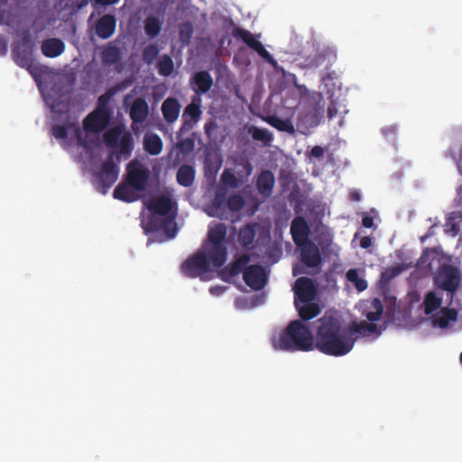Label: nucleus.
Wrapping results in <instances>:
<instances>
[{
    "label": "nucleus",
    "mask_w": 462,
    "mask_h": 462,
    "mask_svg": "<svg viewBox=\"0 0 462 462\" xmlns=\"http://www.w3.org/2000/svg\"><path fill=\"white\" fill-rule=\"evenodd\" d=\"M251 257L248 254H242L235 259L230 264L226 266L221 271V276L224 281H229L231 278L237 276L239 273H245V270L249 266L248 263Z\"/></svg>",
    "instance_id": "19"
},
{
    "label": "nucleus",
    "mask_w": 462,
    "mask_h": 462,
    "mask_svg": "<svg viewBox=\"0 0 462 462\" xmlns=\"http://www.w3.org/2000/svg\"><path fill=\"white\" fill-rule=\"evenodd\" d=\"M436 226H437V224H433L432 226H430V227L429 228L427 234L420 237V241L422 243L425 242L427 239L430 238L431 236H433L435 235V227H436Z\"/></svg>",
    "instance_id": "58"
},
{
    "label": "nucleus",
    "mask_w": 462,
    "mask_h": 462,
    "mask_svg": "<svg viewBox=\"0 0 462 462\" xmlns=\"http://www.w3.org/2000/svg\"><path fill=\"white\" fill-rule=\"evenodd\" d=\"M101 59L106 65H115L121 60V51L117 46L109 45L101 53Z\"/></svg>",
    "instance_id": "35"
},
{
    "label": "nucleus",
    "mask_w": 462,
    "mask_h": 462,
    "mask_svg": "<svg viewBox=\"0 0 462 462\" xmlns=\"http://www.w3.org/2000/svg\"><path fill=\"white\" fill-rule=\"evenodd\" d=\"M349 331L353 337H357V334L361 336H369L374 334L377 330V326L374 323H367L366 321H361L358 323H353L348 326Z\"/></svg>",
    "instance_id": "34"
},
{
    "label": "nucleus",
    "mask_w": 462,
    "mask_h": 462,
    "mask_svg": "<svg viewBox=\"0 0 462 462\" xmlns=\"http://www.w3.org/2000/svg\"><path fill=\"white\" fill-rule=\"evenodd\" d=\"M310 226L306 219L302 217H296L291 224V234L292 240L296 245H301L306 242L310 241Z\"/></svg>",
    "instance_id": "17"
},
{
    "label": "nucleus",
    "mask_w": 462,
    "mask_h": 462,
    "mask_svg": "<svg viewBox=\"0 0 462 462\" xmlns=\"http://www.w3.org/2000/svg\"><path fill=\"white\" fill-rule=\"evenodd\" d=\"M256 223L245 224L242 226L238 233V241L244 247L251 245L256 235Z\"/></svg>",
    "instance_id": "31"
},
{
    "label": "nucleus",
    "mask_w": 462,
    "mask_h": 462,
    "mask_svg": "<svg viewBox=\"0 0 462 462\" xmlns=\"http://www.w3.org/2000/svg\"><path fill=\"white\" fill-rule=\"evenodd\" d=\"M294 305L298 302L308 303L312 301L316 294V287L311 279L300 277L296 280L294 286Z\"/></svg>",
    "instance_id": "14"
},
{
    "label": "nucleus",
    "mask_w": 462,
    "mask_h": 462,
    "mask_svg": "<svg viewBox=\"0 0 462 462\" xmlns=\"http://www.w3.org/2000/svg\"><path fill=\"white\" fill-rule=\"evenodd\" d=\"M297 246L300 248V261L304 265L310 268L320 267L322 263L321 254L314 242L310 240Z\"/></svg>",
    "instance_id": "16"
},
{
    "label": "nucleus",
    "mask_w": 462,
    "mask_h": 462,
    "mask_svg": "<svg viewBox=\"0 0 462 462\" xmlns=\"http://www.w3.org/2000/svg\"><path fill=\"white\" fill-rule=\"evenodd\" d=\"M295 308L302 320H310L317 317L320 312L318 304L313 303L312 301H309L308 303L298 302V305H295Z\"/></svg>",
    "instance_id": "32"
},
{
    "label": "nucleus",
    "mask_w": 462,
    "mask_h": 462,
    "mask_svg": "<svg viewBox=\"0 0 462 462\" xmlns=\"http://www.w3.org/2000/svg\"><path fill=\"white\" fill-rule=\"evenodd\" d=\"M226 237V225L218 223L209 226L202 249L182 263V273L188 277L196 278L209 272L210 266L222 267L227 259Z\"/></svg>",
    "instance_id": "1"
},
{
    "label": "nucleus",
    "mask_w": 462,
    "mask_h": 462,
    "mask_svg": "<svg viewBox=\"0 0 462 462\" xmlns=\"http://www.w3.org/2000/svg\"><path fill=\"white\" fill-rule=\"evenodd\" d=\"M193 34V27L190 23H181L179 29L180 40L183 44H189Z\"/></svg>",
    "instance_id": "47"
},
{
    "label": "nucleus",
    "mask_w": 462,
    "mask_h": 462,
    "mask_svg": "<svg viewBox=\"0 0 462 462\" xmlns=\"http://www.w3.org/2000/svg\"><path fill=\"white\" fill-rule=\"evenodd\" d=\"M133 82H134L133 79L131 77H128V78L125 79L124 80L115 84L109 89L111 90V92H113V94L115 96L116 93L128 88L133 84Z\"/></svg>",
    "instance_id": "51"
},
{
    "label": "nucleus",
    "mask_w": 462,
    "mask_h": 462,
    "mask_svg": "<svg viewBox=\"0 0 462 462\" xmlns=\"http://www.w3.org/2000/svg\"><path fill=\"white\" fill-rule=\"evenodd\" d=\"M114 96L113 92L108 88L105 94L101 95L98 99V107L97 108H106L111 97Z\"/></svg>",
    "instance_id": "52"
},
{
    "label": "nucleus",
    "mask_w": 462,
    "mask_h": 462,
    "mask_svg": "<svg viewBox=\"0 0 462 462\" xmlns=\"http://www.w3.org/2000/svg\"><path fill=\"white\" fill-rule=\"evenodd\" d=\"M450 145L445 156L452 159L458 173L462 176V125L453 127L450 134ZM456 205L462 208V183L457 189Z\"/></svg>",
    "instance_id": "6"
},
{
    "label": "nucleus",
    "mask_w": 462,
    "mask_h": 462,
    "mask_svg": "<svg viewBox=\"0 0 462 462\" xmlns=\"http://www.w3.org/2000/svg\"><path fill=\"white\" fill-rule=\"evenodd\" d=\"M109 119L110 115L106 108H97L84 119L83 126L86 132L100 133L106 128Z\"/></svg>",
    "instance_id": "13"
},
{
    "label": "nucleus",
    "mask_w": 462,
    "mask_h": 462,
    "mask_svg": "<svg viewBox=\"0 0 462 462\" xmlns=\"http://www.w3.org/2000/svg\"><path fill=\"white\" fill-rule=\"evenodd\" d=\"M149 114L148 103L143 97H137L132 104L129 116L133 123H143Z\"/></svg>",
    "instance_id": "23"
},
{
    "label": "nucleus",
    "mask_w": 462,
    "mask_h": 462,
    "mask_svg": "<svg viewBox=\"0 0 462 462\" xmlns=\"http://www.w3.org/2000/svg\"><path fill=\"white\" fill-rule=\"evenodd\" d=\"M441 299L437 297L435 292L430 291L425 295L423 300L424 312L426 315L431 314L440 307Z\"/></svg>",
    "instance_id": "41"
},
{
    "label": "nucleus",
    "mask_w": 462,
    "mask_h": 462,
    "mask_svg": "<svg viewBox=\"0 0 462 462\" xmlns=\"http://www.w3.org/2000/svg\"><path fill=\"white\" fill-rule=\"evenodd\" d=\"M243 279L245 284L254 291L262 290L268 281L264 268L259 264L249 265L245 270Z\"/></svg>",
    "instance_id": "15"
},
{
    "label": "nucleus",
    "mask_w": 462,
    "mask_h": 462,
    "mask_svg": "<svg viewBox=\"0 0 462 462\" xmlns=\"http://www.w3.org/2000/svg\"><path fill=\"white\" fill-rule=\"evenodd\" d=\"M457 319V310L455 309L444 308L439 315L433 317V323L441 328H446L450 322Z\"/></svg>",
    "instance_id": "29"
},
{
    "label": "nucleus",
    "mask_w": 462,
    "mask_h": 462,
    "mask_svg": "<svg viewBox=\"0 0 462 462\" xmlns=\"http://www.w3.org/2000/svg\"><path fill=\"white\" fill-rule=\"evenodd\" d=\"M116 18L115 15L106 14L96 23L95 32L102 40L109 39L116 32Z\"/></svg>",
    "instance_id": "18"
},
{
    "label": "nucleus",
    "mask_w": 462,
    "mask_h": 462,
    "mask_svg": "<svg viewBox=\"0 0 462 462\" xmlns=\"http://www.w3.org/2000/svg\"><path fill=\"white\" fill-rule=\"evenodd\" d=\"M23 69L28 70L32 77L37 81L48 73V67L38 63L35 59L29 62Z\"/></svg>",
    "instance_id": "42"
},
{
    "label": "nucleus",
    "mask_w": 462,
    "mask_h": 462,
    "mask_svg": "<svg viewBox=\"0 0 462 462\" xmlns=\"http://www.w3.org/2000/svg\"><path fill=\"white\" fill-rule=\"evenodd\" d=\"M191 88L198 94H205L213 86V79L208 71L201 70L196 72L189 80Z\"/></svg>",
    "instance_id": "20"
},
{
    "label": "nucleus",
    "mask_w": 462,
    "mask_h": 462,
    "mask_svg": "<svg viewBox=\"0 0 462 462\" xmlns=\"http://www.w3.org/2000/svg\"><path fill=\"white\" fill-rule=\"evenodd\" d=\"M158 72L161 76L168 77L174 69V63L171 56L164 54L157 63Z\"/></svg>",
    "instance_id": "43"
},
{
    "label": "nucleus",
    "mask_w": 462,
    "mask_h": 462,
    "mask_svg": "<svg viewBox=\"0 0 462 462\" xmlns=\"http://www.w3.org/2000/svg\"><path fill=\"white\" fill-rule=\"evenodd\" d=\"M236 170L234 171L240 181L245 184L252 174L253 166L245 157H238L234 160Z\"/></svg>",
    "instance_id": "27"
},
{
    "label": "nucleus",
    "mask_w": 462,
    "mask_h": 462,
    "mask_svg": "<svg viewBox=\"0 0 462 462\" xmlns=\"http://www.w3.org/2000/svg\"><path fill=\"white\" fill-rule=\"evenodd\" d=\"M70 129L74 130L79 143L84 145L81 129L74 122H68L66 125H54L51 128V134L56 139L64 140L68 137V133Z\"/></svg>",
    "instance_id": "24"
},
{
    "label": "nucleus",
    "mask_w": 462,
    "mask_h": 462,
    "mask_svg": "<svg viewBox=\"0 0 462 462\" xmlns=\"http://www.w3.org/2000/svg\"><path fill=\"white\" fill-rule=\"evenodd\" d=\"M202 111L200 109V104L195 103L194 99L189 104L183 111L182 117L186 124L192 122L197 123L201 116Z\"/></svg>",
    "instance_id": "37"
},
{
    "label": "nucleus",
    "mask_w": 462,
    "mask_h": 462,
    "mask_svg": "<svg viewBox=\"0 0 462 462\" xmlns=\"http://www.w3.org/2000/svg\"><path fill=\"white\" fill-rule=\"evenodd\" d=\"M162 141L156 134H146L143 137V148L151 155H158L162 151Z\"/></svg>",
    "instance_id": "28"
},
{
    "label": "nucleus",
    "mask_w": 462,
    "mask_h": 462,
    "mask_svg": "<svg viewBox=\"0 0 462 462\" xmlns=\"http://www.w3.org/2000/svg\"><path fill=\"white\" fill-rule=\"evenodd\" d=\"M323 155H324V149L319 145H316L310 150V156H312L314 158L319 159V158L323 157Z\"/></svg>",
    "instance_id": "55"
},
{
    "label": "nucleus",
    "mask_w": 462,
    "mask_h": 462,
    "mask_svg": "<svg viewBox=\"0 0 462 462\" xmlns=\"http://www.w3.org/2000/svg\"><path fill=\"white\" fill-rule=\"evenodd\" d=\"M160 50L154 43H151L143 50V60L147 65H152L159 55Z\"/></svg>",
    "instance_id": "46"
},
{
    "label": "nucleus",
    "mask_w": 462,
    "mask_h": 462,
    "mask_svg": "<svg viewBox=\"0 0 462 462\" xmlns=\"http://www.w3.org/2000/svg\"><path fill=\"white\" fill-rule=\"evenodd\" d=\"M252 137L256 141H262L268 143L271 140V136L267 130L260 129L258 127H252L250 130Z\"/></svg>",
    "instance_id": "49"
},
{
    "label": "nucleus",
    "mask_w": 462,
    "mask_h": 462,
    "mask_svg": "<svg viewBox=\"0 0 462 462\" xmlns=\"http://www.w3.org/2000/svg\"><path fill=\"white\" fill-rule=\"evenodd\" d=\"M318 323L314 348L332 356H343L353 349L356 337L351 335L338 316L326 313Z\"/></svg>",
    "instance_id": "2"
},
{
    "label": "nucleus",
    "mask_w": 462,
    "mask_h": 462,
    "mask_svg": "<svg viewBox=\"0 0 462 462\" xmlns=\"http://www.w3.org/2000/svg\"><path fill=\"white\" fill-rule=\"evenodd\" d=\"M226 204L231 212H239L245 207V201L242 195L236 193L227 198Z\"/></svg>",
    "instance_id": "44"
},
{
    "label": "nucleus",
    "mask_w": 462,
    "mask_h": 462,
    "mask_svg": "<svg viewBox=\"0 0 462 462\" xmlns=\"http://www.w3.org/2000/svg\"><path fill=\"white\" fill-rule=\"evenodd\" d=\"M95 4L100 5H110L119 2V0H92Z\"/></svg>",
    "instance_id": "62"
},
{
    "label": "nucleus",
    "mask_w": 462,
    "mask_h": 462,
    "mask_svg": "<svg viewBox=\"0 0 462 462\" xmlns=\"http://www.w3.org/2000/svg\"><path fill=\"white\" fill-rule=\"evenodd\" d=\"M435 254V249L433 248H426L423 250L422 254L420 257L419 263L420 264L427 263L429 261V255Z\"/></svg>",
    "instance_id": "54"
},
{
    "label": "nucleus",
    "mask_w": 462,
    "mask_h": 462,
    "mask_svg": "<svg viewBox=\"0 0 462 462\" xmlns=\"http://www.w3.org/2000/svg\"><path fill=\"white\" fill-rule=\"evenodd\" d=\"M146 208L150 215L142 222L144 233L162 231L168 238H173L178 232L175 222L178 208L171 195L160 194L151 198L146 202Z\"/></svg>",
    "instance_id": "3"
},
{
    "label": "nucleus",
    "mask_w": 462,
    "mask_h": 462,
    "mask_svg": "<svg viewBox=\"0 0 462 462\" xmlns=\"http://www.w3.org/2000/svg\"><path fill=\"white\" fill-rule=\"evenodd\" d=\"M436 282L444 291L455 292L461 282L460 273L453 265H445L439 271Z\"/></svg>",
    "instance_id": "11"
},
{
    "label": "nucleus",
    "mask_w": 462,
    "mask_h": 462,
    "mask_svg": "<svg viewBox=\"0 0 462 462\" xmlns=\"http://www.w3.org/2000/svg\"><path fill=\"white\" fill-rule=\"evenodd\" d=\"M222 165L217 156L209 155L204 161V174L208 179H215Z\"/></svg>",
    "instance_id": "33"
},
{
    "label": "nucleus",
    "mask_w": 462,
    "mask_h": 462,
    "mask_svg": "<svg viewBox=\"0 0 462 462\" xmlns=\"http://www.w3.org/2000/svg\"><path fill=\"white\" fill-rule=\"evenodd\" d=\"M41 49L44 56L48 58H56L63 53L65 44L58 38H51L42 42Z\"/></svg>",
    "instance_id": "26"
},
{
    "label": "nucleus",
    "mask_w": 462,
    "mask_h": 462,
    "mask_svg": "<svg viewBox=\"0 0 462 462\" xmlns=\"http://www.w3.org/2000/svg\"><path fill=\"white\" fill-rule=\"evenodd\" d=\"M350 199L353 201H359L361 199V195L358 191L355 190L350 193Z\"/></svg>",
    "instance_id": "63"
},
{
    "label": "nucleus",
    "mask_w": 462,
    "mask_h": 462,
    "mask_svg": "<svg viewBox=\"0 0 462 462\" xmlns=\"http://www.w3.org/2000/svg\"><path fill=\"white\" fill-rule=\"evenodd\" d=\"M103 139L107 147L118 150L117 158L129 157L134 148L132 134L124 131L122 126L112 127L104 134Z\"/></svg>",
    "instance_id": "5"
},
{
    "label": "nucleus",
    "mask_w": 462,
    "mask_h": 462,
    "mask_svg": "<svg viewBox=\"0 0 462 462\" xmlns=\"http://www.w3.org/2000/svg\"><path fill=\"white\" fill-rule=\"evenodd\" d=\"M397 132L396 125H388L382 129V133L384 136L389 137L391 135H394Z\"/></svg>",
    "instance_id": "56"
},
{
    "label": "nucleus",
    "mask_w": 462,
    "mask_h": 462,
    "mask_svg": "<svg viewBox=\"0 0 462 462\" xmlns=\"http://www.w3.org/2000/svg\"><path fill=\"white\" fill-rule=\"evenodd\" d=\"M181 105L175 97H167L162 104V113L168 124H173L180 116Z\"/></svg>",
    "instance_id": "21"
},
{
    "label": "nucleus",
    "mask_w": 462,
    "mask_h": 462,
    "mask_svg": "<svg viewBox=\"0 0 462 462\" xmlns=\"http://www.w3.org/2000/svg\"><path fill=\"white\" fill-rule=\"evenodd\" d=\"M337 113V110L336 108L332 107V106H329L328 109V117L329 118H332L335 114Z\"/></svg>",
    "instance_id": "64"
},
{
    "label": "nucleus",
    "mask_w": 462,
    "mask_h": 462,
    "mask_svg": "<svg viewBox=\"0 0 462 462\" xmlns=\"http://www.w3.org/2000/svg\"><path fill=\"white\" fill-rule=\"evenodd\" d=\"M371 307L373 310L366 313V319L371 322L378 321L381 319L383 311V307L381 300L377 298H374L371 302Z\"/></svg>",
    "instance_id": "45"
},
{
    "label": "nucleus",
    "mask_w": 462,
    "mask_h": 462,
    "mask_svg": "<svg viewBox=\"0 0 462 462\" xmlns=\"http://www.w3.org/2000/svg\"><path fill=\"white\" fill-rule=\"evenodd\" d=\"M150 170L137 160L131 161L126 165L124 179L138 191H144L150 180Z\"/></svg>",
    "instance_id": "8"
},
{
    "label": "nucleus",
    "mask_w": 462,
    "mask_h": 462,
    "mask_svg": "<svg viewBox=\"0 0 462 462\" xmlns=\"http://www.w3.org/2000/svg\"><path fill=\"white\" fill-rule=\"evenodd\" d=\"M346 278L355 286L357 291L362 292L367 289V282L359 276L357 269H349L346 273Z\"/></svg>",
    "instance_id": "40"
},
{
    "label": "nucleus",
    "mask_w": 462,
    "mask_h": 462,
    "mask_svg": "<svg viewBox=\"0 0 462 462\" xmlns=\"http://www.w3.org/2000/svg\"><path fill=\"white\" fill-rule=\"evenodd\" d=\"M458 217V213L452 212L448 214L447 219H446V227L447 231L450 232L453 236H457L459 233V228L456 223V219Z\"/></svg>",
    "instance_id": "48"
},
{
    "label": "nucleus",
    "mask_w": 462,
    "mask_h": 462,
    "mask_svg": "<svg viewBox=\"0 0 462 462\" xmlns=\"http://www.w3.org/2000/svg\"><path fill=\"white\" fill-rule=\"evenodd\" d=\"M221 182L224 186L230 188V189H237L244 185L240 180L237 178L236 174L235 173L234 170L226 168L220 178Z\"/></svg>",
    "instance_id": "39"
},
{
    "label": "nucleus",
    "mask_w": 462,
    "mask_h": 462,
    "mask_svg": "<svg viewBox=\"0 0 462 462\" xmlns=\"http://www.w3.org/2000/svg\"><path fill=\"white\" fill-rule=\"evenodd\" d=\"M232 34L236 39H241L250 49L254 51L260 57L270 64H276V60L264 48V46L254 37V35L241 27H236Z\"/></svg>",
    "instance_id": "10"
},
{
    "label": "nucleus",
    "mask_w": 462,
    "mask_h": 462,
    "mask_svg": "<svg viewBox=\"0 0 462 462\" xmlns=\"http://www.w3.org/2000/svg\"><path fill=\"white\" fill-rule=\"evenodd\" d=\"M363 226L366 228H371L374 226V218L370 216H365L362 219Z\"/></svg>",
    "instance_id": "59"
},
{
    "label": "nucleus",
    "mask_w": 462,
    "mask_h": 462,
    "mask_svg": "<svg viewBox=\"0 0 462 462\" xmlns=\"http://www.w3.org/2000/svg\"><path fill=\"white\" fill-rule=\"evenodd\" d=\"M274 183L275 178L273 173L268 170L263 171L256 181L257 190L262 196L265 198L270 197L273 193Z\"/></svg>",
    "instance_id": "25"
},
{
    "label": "nucleus",
    "mask_w": 462,
    "mask_h": 462,
    "mask_svg": "<svg viewBox=\"0 0 462 462\" xmlns=\"http://www.w3.org/2000/svg\"><path fill=\"white\" fill-rule=\"evenodd\" d=\"M324 116V103L309 101L300 111L297 118V127L303 134L310 128L318 126Z\"/></svg>",
    "instance_id": "7"
},
{
    "label": "nucleus",
    "mask_w": 462,
    "mask_h": 462,
    "mask_svg": "<svg viewBox=\"0 0 462 462\" xmlns=\"http://www.w3.org/2000/svg\"><path fill=\"white\" fill-rule=\"evenodd\" d=\"M119 175V167L114 162L113 156H110L106 161L99 171L96 174V180L99 187L106 190L112 187V185L117 180Z\"/></svg>",
    "instance_id": "12"
},
{
    "label": "nucleus",
    "mask_w": 462,
    "mask_h": 462,
    "mask_svg": "<svg viewBox=\"0 0 462 462\" xmlns=\"http://www.w3.org/2000/svg\"><path fill=\"white\" fill-rule=\"evenodd\" d=\"M177 182L183 187H190L195 180V170L191 165H181L176 174Z\"/></svg>",
    "instance_id": "30"
},
{
    "label": "nucleus",
    "mask_w": 462,
    "mask_h": 462,
    "mask_svg": "<svg viewBox=\"0 0 462 462\" xmlns=\"http://www.w3.org/2000/svg\"><path fill=\"white\" fill-rule=\"evenodd\" d=\"M163 22L155 16H149L144 21V32L149 38L153 39L157 37L162 27Z\"/></svg>",
    "instance_id": "36"
},
{
    "label": "nucleus",
    "mask_w": 462,
    "mask_h": 462,
    "mask_svg": "<svg viewBox=\"0 0 462 462\" xmlns=\"http://www.w3.org/2000/svg\"><path fill=\"white\" fill-rule=\"evenodd\" d=\"M318 243L322 249L328 248L332 243V236L329 234L323 235Z\"/></svg>",
    "instance_id": "53"
},
{
    "label": "nucleus",
    "mask_w": 462,
    "mask_h": 462,
    "mask_svg": "<svg viewBox=\"0 0 462 462\" xmlns=\"http://www.w3.org/2000/svg\"><path fill=\"white\" fill-rule=\"evenodd\" d=\"M12 57L15 64L23 68L33 58V44L31 36L24 33L21 41H15L12 45Z\"/></svg>",
    "instance_id": "9"
},
{
    "label": "nucleus",
    "mask_w": 462,
    "mask_h": 462,
    "mask_svg": "<svg viewBox=\"0 0 462 462\" xmlns=\"http://www.w3.org/2000/svg\"><path fill=\"white\" fill-rule=\"evenodd\" d=\"M372 245V239L369 236H364L360 240V246L364 249H367Z\"/></svg>",
    "instance_id": "60"
},
{
    "label": "nucleus",
    "mask_w": 462,
    "mask_h": 462,
    "mask_svg": "<svg viewBox=\"0 0 462 462\" xmlns=\"http://www.w3.org/2000/svg\"><path fill=\"white\" fill-rule=\"evenodd\" d=\"M275 349L294 352L314 349V337L308 326L300 320H293L277 337H273Z\"/></svg>",
    "instance_id": "4"
},
{
    "label": "nucleus",
    "mask_w": 462,
    "mask_h": 462,
    "mask_svg": "<svg viewBox=\"0 0 462 462\" xmlns=\"http://www.w3.org/2000/svg\"><path fill=\"white\" fill-rule=\"evenodd\" d=\"M138 190H135L125 179L120 182L113 191L115 199L124 202L131 203L139 199Z\"/></svg>",
    "instance_id": "22"
},
{
    "label": "nucleus",
    "mask_w": 462,
    "mask_h": 462,
    "mask_svg": "<svg viewBox=\"0 0 462 462\" xmlns=\"http://www.w3.org/2000/svg\"><path fill=\"white\" fill-rule=\"evenodd\" d=\"M267 123L279 131L286 132L288 134H294L295 129L292 122L290 119H282L276 116H272L267 118Z\"/></svg>",
    "instance_id": "38"
},
{
    "label": "nucleus",
    "mask_w": 462,
    "mask_h": 462,
    "mask_svg": "<svg viewBox=\"0 0 462 462\" xmlns=\"http://www.w3.org/2000/svg\"><path fill=\"white\" fill-rule=\"evenodd\" d=\"M224 201H225V195L217 192L215 197V199H214L215 206L220 207L224 203Z\"/></svg>",
    "instance_id": "61"
},
{
    "label": "nucleus",
    "mask_w": 462,
    "mask_h": 462,
    "mask_svg": "<svg viewBox=\"0 0 462 462\" xmlns=\"http://www.w3.org/2000/svg\"><path fill=\"white\" fill-rule=\"evenodd\" d=\"M7 51H8L7 41L5 40V38L3 35L0 34V56L6 55Z\"/></svg>",
    "instance_id": "57"
},
{
    "label": "nucleus",
    "mask_w": 462,
    "mask_h": 462,
    "mask_svg": "<svg viewBox=\"0 0 462 462\" xmlns=\"http://www.w3.org/2000/svg\"><path fill=\"white\" fill-rule=\"evenodd\" d=\"M177 146L181 151V152L189 153L193 151L195 143L191 138H185L178 142Z\"/></svg>",
    "instance_id": "50"
}]
</instances>
